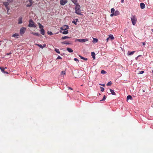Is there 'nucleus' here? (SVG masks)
Instances as JSON below:
<instances>
[{
  "label": "nucleus",
  "instance_id": "57",
  "mask_svg": "<svg viewBox=\"0 0 153 153\" xmlns=\"http://www.w3.org/2000/svg\"><path fill=\"white\" fill-rule=\"evenodd\" d=\"M152 30V32H153V30Z\"/></svg>",
  "mask_w": 153,
  "mask_h": 153
},
{
  "label": "nucleus",
  "instance_id": "14",
  "mask_svg": "<svg viewBox=\"0 0 153 153\" xmlns=\"http://www.w3.org/2000/svg\"><path fill=\"white\" fill-rule=\"evenodd\" d=\"M40 32H41V33L42 34L44 35L45 34V31L44 30L43 28H42L40 30Z\"/></svg>",
  "mask_w": 153,
  "mask_h": 153
},
{
  "label": "nucleus",
  "instance_id": "3",
  "mask_svg": "<svg viewBox=\"0 0 153 153\" xmlns=\"http://www.w3.org/2000/svg\"><path fill=\"white\" fill-rule=\"evenodd\" d=\"M28 26L30 27H35L36 26L34 25V22L32 20L29 21V24Z\"/></svg>",
  "mask_w": 153,
  "mask_h": 153
},
{
  "label": "nucleus",
  "instance_id": "2",
  "mask_svg": "<svg viewBox=\"0 0 153 153\" xmlns=\"http://www.w3.org/2000/svg\"><path fill=\"white\" fill-rule=\"evenodd\" d=\"M131 22H132L133 25H135L136 23V22H137V19L136 18L135 16V15L131 16Z\"/></svg>",
  "mask_w": 153,
  "mask_h": 153
},
{
  "label": "nucleus",
  "instance_id": "18",
  "mask_svg": "<svg viewBox=\"0 0 153 153\" xmlns=\"http://www.w3.org/2000/svg\"><path fill=\"white\" fill-rule=\"evenodd\" d=\"M110 91L111 92V94H112L113 95H116V94H115V92H114V91L113 90L111 89H110Z\"/></svg>",
  "mask_w": 153,
  "mask_h": 153
},
{
  "label": "nucleus",
  "instance_id": "6",
  "mask_svg": "<svg viewBox=\"0 0 153 153\" xmlns=\"http://www.w3.org/2000/svg\"><path fill=\"white\" fill-rule=\"evenodd\" d=\"M28 1L29 2V4H27L26 5L27 7H30L34 3V2L32 0H28Z\"/></svg>",
  "mask_w": 153,
  "mask_h": 153
},
{
  "label": "nucleus",
  "instance_id": "8",
  "mask_svg": "<svg viewBox=\"0 0 153 153\" xmlns=\"http://www.w3.org/2000/svg\"><path fill=\"white\" fill-rule=\"evenodd\" d=\"M69 27L67 25H64L63 27H61V29L62 30H66L68 29Z\"/></svg>",
  "mask_w": 153,
  "mask_h": 153
},
{
  "label": "nucleus",
  "instance_id": "16",
  "mask_svg": "<svg viewBox=\"0 0 153 153\" xmlns=\"http://www.w3.org/2000/svg\"><path fill=\"white\" fill-rule=\"evenodd\" d=\"M91 56L92 57V58L94 59H95V53L94 52H92L91 53Z\"/></svg>",
  "mask_w": 153,
  "mask_h": 153
},
{
  "label": "nucleus",
  "instance_id": "38",
  "mask_svg": "<svg viewBox=\"0 0 153 153\" xmlns=\"http://www.w3.org/2000/svg\"><path fill=\"white\" fill-rule=\"evenodd\" d=\"M5 7L6 8V9H7V12L8 13L9 12V10H10L9 7Z\"/></svg>",
  "mask_w": 153,
  "mask_h": 153
},
{
  "label": "nucleus",
  "instance_id": "53",
  "mask_svg": "<svg viewBox=\"0 0 153 153\" xmlns=\"http://www.w3.org/2000/svg\"><path fill=\"white\" fill-rule=\"evenodd\" d=\"M124 0H121V2L122 3H123V2Z\"/></svg>",
  "mask_w": 153,
  "mask_h": 153
},
{
  "label": "nucleus",
  "instance_id": "46",
  "mask_svg": "<svg viewBox=\"0 0 153 153\" xmlns=\"http://www.w3.org/2000/svg\"><path fill=\"white\" fill-rule=\"evenodd\" d=\"M99 85H102V86H103V87H104L105 86V85L104 84H99Z\"/></svg>",
  "mask_w": 153,
  "mask_h": 153
},
{
  "label": "nucleus",
  "instance_id": "23",
  "mask_svg": "<svg viewBox=\"0 0 153 153\" xmlns=\"http://www.w3.org/2000/svg\"><path fill=\"white\" fill-rule=\"evenodd\" d=\"M108 38H109V39H114V37L113 36V35L112 34H111L109 36V37H108Z\"/></svg>",
  "mask_w": 153,
  "mask_h": 153
},
{
  "label": "nucleus",
  "instance_id": "43",
  "mask_svg": "<svg viewBox=\"0 0 153 153\" xmlns=\"http://www.w3.org/2000/svg\"><path fill=\"white\" fill-rule=\"evenodd\" d=\"M74 59L75 61H77L78 62H79V60H78V59H77V58H74Z\"/></svg>",
  "mask_w": 153,
  "mask_h": 153
},
{
  "label": "nucleus",
  "instance_id": "13",
  "mask_svg": "<svg viewBox=\"0 0 153 153\" xmlns=\"http://www.w3.org/2000/svg\"><path fill=\"white\" fill-rule=\"evenodd\" d=\"M67 51H68L69 53H72L73 52V50L70 48H67Z\"/></svg>",
  "mask_w": 153,
  "mask_h": 153
},
{
  "label": "nucleus",
  "instance_id": "22",
  "mask_svg": "<svg viewBox=\"0 0 153 153\" xmlns=\"http://www.w3.org/2000/svg\"><path fill=\"white\" fill-rule=\"evenodd\" d=\"M72 2L73 3H74L76 5V4H79L77 3V1L76 0H72Z\"/></svg>",
  "mask_w": 153,
  "mask_h": 153
},
{
  "label": "nucleus",
  "instance_id": "51",
  "mask_svg": "<svg viewBox=\"0 0 153 153\" xmlns=\"http://www.w3.org/2000/svg\"><path fill=\"white\" fill-rule=\"evenodd\" d=\"M142 44H143V45H145V43L144 42H142Z\"/></svg>",
  "mask_w": 153,
  "mask_h": 153
},
{
  "label": "nucleus",
  "instance_id": "40",
  "mask_svg": "<svg viewBox=\"0 0 153 153\" xmlns=\"http://www.w3.org/2000/svg\"><path fill=\"white\" fill-rule=\"evenodd\" d=\"M62 59V57H61V56H59L57 58V59Z\"/></svg>",
  "mask_w": 153,
  "mask_h": 153
},
{
  "label": "nucleus",
  "instance_id": "50",
  "mask_svg": "<svg viewBox=\"0 0 153 153\" xmlns=\"http://www.w3.org/2000/svg\"><path fill=\"white\" fill-rule=\"evenodd\" d=\"M109 39V38H108L106 39L107 42H108V40Z\"/></svg>",
  "mask_w": 153,
  "mask_h": 153
},
{
  "label": "nucleus",
  "instance_id": "24",
  "mask_svg": "<svg viewBox=\"0 0 153 153\" xmlns=\"http://www.w3.org/2000/svg\"><path fill=\"white\" fill-rule=\"evenodd\" d=\"M61 44H66L67 45H69L70 44V43H69L68 42H67L66 41H64L63 42H61Z\"/></svg>",
  "mask_w": 153,
  "mask_h": 153
},
{
  "label": "nucleus",
  "instance_id": "25",
  "mask_svg": "<svg viewBox=\"0 0 153 153\" xmlns=\"http://www.w3.org/2000/svg\"><path fill=\"white\" fill-rule=\"evenodd\" d=\"M70 37H68L67 36H63L62 37V39H68V38H70Z\"/></svg>",
  "mask_w": 153,
  "mask_h": 153
},
{
  "label": "nucleus",
  "instance_id": "28",
  "mask_svg": "<svg viewBox=\"0 0 153 153\" xmlns=\"http://www.w3.org/2000/svg\"><path fill=\"white\" fill-rule=\"evenodd\" d=\"M68 31L67 30L62 32V33L63 34H68Z\"/></svg>",
  "mask_w": 153,
  "mask_h": 153
},
{
  "label": "nucleus",
  "instance_id": "41",
  "mask_svg": "<svg viewBox=\"0 0 153 153\" xmlns=\"http://www.w3.org/2000/svg\"><path fill=\"white\" fill-rule=\"evenodd\" d=\"M13 1V0H7V1H8V2L9 3L12 2Z\"/></svg>",
  "mask_w": 153,
  "mask_h": 153
},
{
  "label": "nucleus",
  "instance_id": "10",
  "mask_svg": "<svg viewBox=\"0 0 153 153\" xmlns=\"http://www.w3.org/2000/svg\"><path fill=\"white\" fill-rule=\"evenodd\" d=\"M22 17H20L18 19V24H21L22 23Z\"/></svg>",
  "mask_w": 153,
  "mask_h": 153
},
{
  "label": "nucleus",
  "instance_id": "30",
  "mask_svg": "<svg viewBox=\"0 0 153 153\" xmlns=\"http://www.w3.org/2000/svg\"><path fill=\"white\" fill-rule=\"evenodd\" d=\"M0 69H1V71L3 73L4 72V68H1V67H0Z\"/></svg>",
  "mask_w": 153,
  "mask_h": 153
},
{
  "label": "nucleus",
  "instance_id": "26",
  "mask_svg": "<svg viewBox=\"0 0 153 153\" xmlns=\"http://www.w3.org/2000/svg\"><path fill=\"white\" fill-rule=\"evenodd\" d=\"M79 56L82 59H84V60H86V61L87 60V58H86L83 57H82V56H80L79 55Z\"/></svg>",
  "mask_w": 153,
  "mask_h": 153
},
{
  "label": "nucleus",
  "instance_id": "31",
  "mask_svg": "<svg viewBox=\"0 0 153 153\" xmlns=\"http://www.w3.org/2000/svg\"><path fill=\"white\" fill-rule=\"evenodd\" d=\"M106 96L105 95L104 96L102 99L100 100V101H104L106 99Z\"/></svg>",
  "mask_w": 153,
  "mask_h": 153
},
{
  "label": "nucleus",
  "instance_id": "44",
  "mask_svg": "<svg viewBox=\"0 0 153 153\" xmlns=\"http://www.w3.org/2000/svg\"><path fill=\"white\" fill-rule=\"evenodd\" d=\"M72 23L75 24V25H76V22L75 21H72Z\"/></svg>",
  "mask_w": 153,
  "mask_h": 153
},
{
  "label": "nucleus",
  "instance_id": "55",
  "mask_svg": "<svg viewBox=\"0 0 153 153\" xmlns=\"http://www.w3.org/2000/svg\"><path fill=\"white\" fill-rule=\"evenodd\" d=\"M140 56H138V57H137L136 58H137H137H138V57H139Z\"/></svg>",
  "mask_w": 153,
  "mask_h": 153
},
{
  "label": "nucleus",
  "instance_id": "29",
  "mask_svg": "<svg viewBox=\"0 0 153 153\" xmlns=\"http://www.w3.org/2000/svg\"><path fill=\"white\" fill-rule=\"evenodd\" d=\"M55 51L56 53H57L59 54L60 53V52L59 51V50L57 48H56L55 50Z\"/></svg>",
  "mask_w": 153,
  "mask_h": 153
},
{
  "label": "nucleus",
  "instance_id": "21",
  "mask_svg": "<svg viewBox=\"0 0 153 153\" xmlns=\"http://www.w3.org/2000/svg\"><path fill=\"white\" fill-rule=\"evenodd\" d=\"M98 41V40L97 39L94 38L92 42L93 43H95L97 42Z\"/></svg>",
  "mask_w": 153,
  "mask_h": 153
},
{
  "label": "nucleus",
  "instance_id": "39",
  "mask_svg": "<svg viewBox=\"0 0 153 153\" xmlns=\"http://www.w3.org/2000/svg\"><path fill=\"white\" fill-rule=\"evenodd\" d=\"M100 88H101V91L102 92H103L104 91L105 89L104 88L102 87H100Z\"/></svg>",
  "mask_w": 153,
  "mask_h": 153
},
{
  "label": "nucleus",
  "instance_id": "58",
  "mask_svg": "<svg viewBox=\"0 0 153 153\" xmlns=\"http://www.w3.org/2000/svg\"><path fill=\"white\" fill-rule=\"evenodd\" d=\"M1 42V41H0V42Z\"/></svg>",
  "mask_w": 153,
  "mask_h": 153
},
{
  "label": "nucleus",
  "instance_id": "47",
  "mask_svg": "<svg viewBox=\"0 0 153 153\" xmlns=\"http://www.w3.org/2000/svg\"><path fill=\"white\" fill-rule=\"evenodd\" d=\"M45 46H46V45L45 44H44L42 46L43 48H45Z\"/></svg>",
  "mask_w": 153,
  "mask_h": 153
},
{
  "label": "nucleus",
  "instance_id": "35",
  "mask_svg": "<svg viewBox=\"0 0 153 153\" xmlns=\"http://www.w3.org/2000/svg\"><path fill=\"white\" fill-rule=\"evenodd\" d=\"M101 73L102 74H106V72L103 70H102L101 71Z\"/></svg>",
  "mask_w": 153,
  "mask_h": 153
},
{
  "label": "nucleus",
  "instance_id": "36",
  "mask_svg": "<svg viewBox=\"0 0 153 153\" xmlns=\"http://www.w3.org/2000/svg\"><path fill=\"white\" fill-rule=\"evenodd\" d=\"M39 27L41 29L43 27V26L42 25H41L40 23H39Z\"/></svg>",
  "mask_w": 153,
  "mask_h": 153
},
{
  "label": "nucleus",
  "instance_id": "32",
  "mask_svg": "<svg viewBox=\"0 0 153 153\" xmlns=\"http://www.w3.org/2000/svg\"><path fill=\"white\" fill-rule=\"evenodd\" d=\"M61 75H65V71H62L61 73Z\"/></svg>",
  "mask_w": 153,
  "mask_h": 153
},
{
  "label": "nucleus",
  "instance_id": "11",
  "mask_svg": "<svg viewBox=\"0 0 153 153\" xmlns=\"http://www.w3.org/2000/svg\"><path fill=\"white\" fill-rule=\"evenodd\" d=\"M140 7L141 9H143L145 8V5L143 3H141L140 4Z\"/></svg>",
  "mask_w": 153,
  "mask_h": 153
},
{
  "label": "nucleus",
  "instance_id": "15",
  "mask_svg": "<svg viewBox=\"0 0 153 153\" xmlns=\"http://www.w3.org/2000/svg\"><path fill=\"white\" fill-rule=\"evenodd\" d=\"M114 14H115V16H117L120 14V13L118 10L116 11Z\"/></svg>",
  "mask_w": 153,
  "mask_h": 153
},
{
  "label": "nucleus",
  "instance_id": "52",
  "mask_svg": "<svg viewBox=\"0 0 153 153\" xmlns=\"http://www.w3.org/2000/svg\"><path fill=\"white\" fill-rule=\"evenodd\" d=\"M11 54V53H7V55H10V54Z\"/></svg>",
  "mask_w": 153,
  "mask_h": 153
},
{
  "label": "nucleus",
  "instance_id": "49",
  "mask_svg": "<svg viewBox=\"0 0 153 153\" xmlns=\"http://www.w3.org/2000/svg\"><path fill=\"white\" fill-rule=\"evenodd\" d=\"M4 73V74H8V73L6 72V71H4V72H3Z\"/></svg>",
  "mask_w": 153,
  "mask_h": 153
},
{
  "label": "nucleus",
  "instance_id": "42",
  "mask_svg": "<svg viewBox=\"0 0 153 153\" xmlns=\"http://www.w3.org/2000/svg\"><path fill=\"white\" fill-rule=\"evenodd\" d=\"M114 16H115V14L114 13H112L110 14V16L111 17H112Z\"/></svg>",
  "mask_w": 153,
  "mask_h": 153
},
{
  "label": "nucleus",
  "instance_id": "17",
  "mask_svg": "<svg viewBox=\"0 0 153 153\" xmlns=\"http://www.w3.org/2000/svg\"><path fill=\"white\" fill-rule=\"evenodd\" d=\"M132 97L130 95H128L127 97V100L129 99L132 100Z\"/></svg>",
  "mask_w": 153,
  "mask_h": 153
},
{
  "label": "nucleus",
  "instance_id": "56",
  "mask_svg": "<svg viewBox=\"0 0 153 153\" xmlns=\"http://www.w3.org/2000/svg\"><path fill=\"white\" fill-rule=\"evenodd\" d=\"M5 68V69H6V68H7V67H5V68Z\"/></svg>",
  "mask_w": 153,
  "mask_h": 153
},
{
  "label": "nucleus",
  "instance_id": "54",
  "mask_svg": "<svg viewBox=\"0 0 153 153\" xmlns=\"http://www.w3.org/2000/svg\"><path fill=\"white\" fill-rule=\"evenodd\" d=\"M143 92H145V91H144V90H143Z\"/></svg>",
  "mask_w": 153,
  "mask_h": 153
},
{
  "label": "nucleus",
  "instance_id": "12",
  "mask_svg": "<svg viewBox=\"0 0 153 153\" xmlns=\"http://www.w3.org/2000/svg\"><path fill=\"white\" fill-rule=\"evenodd\" d=\"M135 52V51L130 52V51H128V56L132 55L134 54Z\"/></svg>",
  "mask_w": 153,
  "mask_h": 153
},
{
  "label": "nucleus",
  "instance_id": "19",
  "mask_svg": "<svg viewBox=\"0 0 153 153\" xmlns=\"http://www.w3.org/2000/svg\"><path fill=\"white\" fill-rule=\"evenodd\" d=\"M19 36V35L17 33H16L14 34H13V36H12L14 37H16L17 38H18V36Z\"/></svg>",
  "mask_w": 153,
  "mask_h": 153
},
{
  "label": "nucleus",
  "instance_id": "20",
  "mask_svg": "<svg viewBox=\"0 0 153 153\" xmlns=\"http://www.w3.org/2000/svg\"><path fill=\"white\" fill-rule=\"evenodd\" d=\"M31 33V34H32L34 35H36V36H40V35L39 34H38L37 33H36L35 32H32Z\"/></svg>",
  "mask_w": 153,
  "mask_h": 153
},
{
  "label": "nucleus",
  "instance_id": "37",
  "mask_svg": "<svg viewBox=\"0 0 153 153\" xmlns=\"http://www.w3.org/2000/svg\"><path fill=\"white\" fill-rule=\"evenodd\" d=\"M37 45L40 48H43L42 45L40 44H37Z\"/></svg>",
  "mask_w": 153,
  "mask_h": 153
},
{
  "label": "nucleus",
  "instance_id": "27",
  "mask_svg": "<svg viewBox=\"0 0 153 153\" xmlns=\"http://www.w3.org/2000/svg\"><path fill=\"white\" fill-rule=\"evenodd\" d=\"M111 13H114L115 12V9L114 8H112L111 10Z\"/></svg>",
  "mask_w": 153,
  "mask_h": 153
},
{
  "label": "nucleus",
  "instance_id": "45",
  "mask_svg": "<svg viewBox=\"0 0 153 153\" xmlns=\"http://www.w3.org/2000/svg\"><path fill=\"white\" fill-rule=\"evenodd\" d=\"M144 73V71H140V72L139 74H142Z\"/></svg>",
  "mask_w": 153,
  "mask_h": 153
},
{
  "label": "nucleus",
  "instance_id": "4",
  "mask_svg": "<svg viewBox=\"0 0 153 153\" xmlns=\"http://www.w3.org/2000/svg\"><path fill=\"white\" fill-rule=\"evenodd\" d=\"M76 40L81 42H84L88 41V39H77Z\"/></svg>",
  "mask_w": 153,
  "mask_h": 153
},
{
  "label": "nucleus",
  "instance_id": "7",
  "mask_svg": "<svg viewBox=\"0 0 153 153\" xmlns=\"http://www.w3.org/2000/svg\"><path fill=\"white\" fill-rule=\"evenodd\" d=\"M67 2V1L66 0H61L60 1V4L62 5H64Z\"/></svg>",
  "mask_w": 153,
  "mask_h": 153
},
{
  "label": "nucleus",
  "instance_id": "33",
  "mask_svg": "<svg viewBox=\"0 0 153 153\" xmlns=\"http://www.w3.org/2000/svg\"><path fill=\"white\" fill-rule=\"evenodd\" d=\"M112 84V83L111 82V81L108 82L107 83V86H109V85H111Z\"/></svg>",
  "mask_w": 153,
  "mask_h": 153
},
{
  "label": "nucleus",
  "instance_id": "5",
  "mask_svg": "<svg viewBox=\"0 0 153 153\" xmlns=\"http://www.w3.org/2000/svg\"><path fill=\"white\" fill-rule=\"evenodd\" d=\"M26 30V28L24 27H22L20 29V33L21 35L24 34L25 30Z\"/></svg>",
  "mask_w": 153,
  "mask_h": 153
},
{
  "label": "nucleus",
  "instance_id": "9",
  "mask_svg": "<svg viewBox=\"0 0 153 153\" xmlns=\"http://www.w3.org/2000/svg\"><path fill=\"white\" fill-rule=\"evenodd\" d=\"M3 4L5 6V7H8L9 4L8 2H3Z\"/></svg>",
  "mask_w": 153,
  "mask_h": 153
},
{
  "label": "nucleus",
  "instance_id": "34",
  "mask_svg": "<svg viewBox=\"0 0 153 153\" xmlns=\"http://www.w3.org/2000/svg\"><path fill=\"white\" fill-rule=\"evenodd\" d=\"M48 34H49V35H52L53 34L52 32H50L49 31H48Z\"/></svg>",
  "mask_w": 153,
  "mask_h": 153
},
{
  "label": "nucleus",
  "instance_id": "1",
  "mask_svg": "<svg viewBox=\"0 0 153 153\" xmlns=\"http://www.w3.org/2000/svg\"><path fill=\"white\" fill-rule=\"evenodd\" d=\"M75 10L76 13L77 14L79 15L81 14V11L80 10V6L79 4H76Z\"/></svg>",
  "mask_w": 153,
  "mask_h": 153
},
{
  "label": "nucleus",
  "instance_id": "48",
  "mask_svg": "<svg viewBox=\"0 0 153 153\" xmlns=\"http://www.w3.org/2000/svg\"><path fill=\"white\" fill-rule=\"evenodd\" d=\"M68 89H71V90H73V88H71V87H68Z\"/></svg>",
  "mask_w": 153,
  "mask_h": 153
}]
</instances>
